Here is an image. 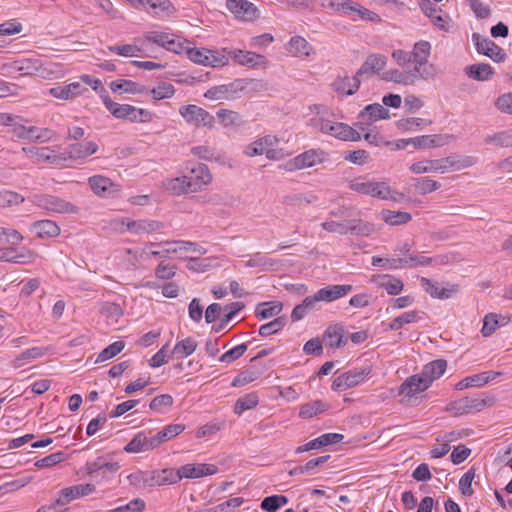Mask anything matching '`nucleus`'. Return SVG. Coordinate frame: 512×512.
Returning <instances> with one entry per match:
<instances>
[{"instance_id": "obj_1", "label": "nucleus", "mask_w": 512, "mask_h": 512, "mask_svg": "<svg viewBox=\"0 0 512 512\" xmlns=\"http://www.w3.org/2000/svg\"><path fill=\"white\" fill-rule=\"evenodd\" d=\"M308 126L317 132L341 141H359L361 136L350 125L333 119L329 109L315 105L313 116L308 120Z\"/></svg>"}, {"instance_id": "obj_2", "label": "nucleus", "mask_w": 512, "mask_h": 512, "mask_svg": "<svg viewBox=\"0 0 512 512\" xmlns=\"http://www.w3.org/2000/svg\"><path fill=\"white\" fill-rule=\"evenodd\" d=\"M476 164V158L465 156L457 159L452 156L440 159H423L410 165L409 170L414 174L440 173L444 174L450 171H457L471 167Z\"/></svg>"}, {"instance_id": "obj_3", "label": "nucleus", "mask_w": 512, "mask_h": 512, "mask_svg": "<svg viewBox=\"0 0 512 512\" xmlns=\"http://www.w3.org/2000/svg\"><path fill=\"white\" fill-rule=\"evenodd\" d=\"M0 69L4 75L19 74L20 76H39L51 78L53 71L48 63L39 58L21 57L12 61L4 62Z\"/></svg>"}, {"instance_id": "obj_4", "label": "nucleus", "mask_w": 512, "mask_h": 512, "mask_svg": "<svg viewBox=\"0 0 512 512\" xmlns=\"http://www.w3.org/2000/svg\"><path fill=\"white\" fill-rule=\"evenodd\" d=\"M102 101L105 108L117 119L135 123H147L153 118L152 112L130 104H119L111 100L106 90L102 91Z\"/></svg>"}, {"instance_id": "obj_5", "label": "nucleus", "mask_w": 512, "mask_h": 512, "mask_svg": "<svg viewBox=\"0 0 512 512\" xmlns=\"http://www.w3.org/2000/svg\"><path fill=\"white\" fill-rule=\"evenodd\" d=\"M349 188L357 193L381 200L397 199L390 185L385 181H376L366 177H357L350 181Z\"/></svg>"}, {"instance_id": "obj_6", "label": "nucleus", "mask_w": 512, "mask_h": 512, "mask_svg": "<svg viewBox=\"0 0 512 512\" xmlns=\"http://www.w3.org/2000/svg\"><path fill=\"white\" fill-rule=\"evenodd\" d=\"M22 152L34 164H47L53 167L61 168L66 165V153H62L50 146H26Z\"/></svg>"}, {"instance_id": "obj_7", "label": "nucleus", "mask_w": 512, "mask_h": 512, "mask_svg": "<svg viewBox=\"0 0 512 512\" xmlns=\"http://www.w3.org/2000/svg\"><path fill=\"white\" fill-rule=\"evenodd\" d=\"M150 248H161V253H152L155 257L166 258L170 254L184 255L186 253H193L197 255L206 254L207 250L192 241L175 240V241H160L148 242Z\"/></svg>"}, {"instance_id": "obj_8", "label": "nucleus", "mask_w": 512, "mask_h": 512, "mask_svg": "<svg viewBox=\"0 0 512 512\" xmlns=\"http://www.w3.org/2000/svg\"><path fill=\"white\" fill-rule=\"evenodd\" d=\"M278 144L279 139L275 135H265L246 145L243 153L248 157L265 154L268 159L281 160L285 157V152L276 148Z\"/></svg>"}, {"instance_id": "obj_9", "label": "nucleus", "mask_w": 512, "mask_h": 512, "mask_svg": "<svg viewBox=\"0 0 512 512\" xmlns=\"http://www.w3.org/2000/svg\"><path fill=\"white\" fill-rule=\"evenodd\" d=\"M188 58L195 64L219 68L229 63V58L225 54V50H211L207 48H197L190 45L187 50Z\"/></svg>"}, {"instance_id": "obj_10", "label": "nucleus", "mask_w": 512, "mask_h": 512, "mask_svg": "<svg viewBox=\"0 0 512 512\" xmlns=\"http://www.w3.org/2000/svg\"><path fill=\"white\" fill-rule=\"evenodd\" d=\"M163 227L164 224L162 222L151 219L129 220L122 218L114 221V228L120 233L128 231L136 235L158 232Z\"/></svg>"}, {"instance_id": "obj_11", "label": "nucleus", "mask_w": 512, "mask_h": 512, "mask_svg": "<svg viewBox=\"0 0 512 512\" xmlns=\"http://www.w3.org/2000/svg\"><path fill=\"white\" fill-rule=\"evenodd\" d=\"M179 114L187 124L208 129L214 128L215 117L200 106L194 104L183 105L179 108Z\"/></svg>"}, {"instance_id": "obj_12", "label": "nucleus", "mask_w": 512, "mask_h": 512, "mask_svg": "<svg viewBox=\"0 0 512 512\" xmlns=\"http://www.w3.org/2000/svg\"><path fill=\"white\" fill-rule=\"evenodd\" d=\"M328 153L322 149H309L290 159L286 168L290 171L311 168L328 161Z\"/></svg>"}, {"instance_id": "obj_13", "label": "nucleus", "mask_w": 512, "mask_h": 512, "mask_svg": "<svg viewBox=\"0 0 512 512\" xmlns=\"http://www.w3.org/2000/svg\"><path fill=\"white\" fill-rule=\"evenodd\" d=\"M431 53V44L428 41H418L414 44L411 54L413 68L418 71V78L428 79L433 75L428 70L427 64Z\"/></svg>"}, {"instance_id": "obj_14", "label": "nucleus", "mask_w": 512, "mask_h": 512, "mask_svg": "<svg viewBox=\"0 0 512 512\" xmlns=\"http://www.w3.org/2000/svg\"><path fill=\"white\" fill-rule=\"evenodd\" d=\"M371 371L372 369L370 366H365L342 373L334 379L332 389L335 391H345L355 387L364 382V380L370 375Z\"/></svg>"}, {"instance_id": "obj_15", "label": "nucleus", "mask_w": 512, "mask_h": 512, "mask_svg": "<svg viewBox=\"0 0 512 512\" xmlns=\"http://www.w3.org/2000/svg\"><path fill=\"white\" fill-rule=\"evenodd\" d=\"M34 203L50 213L75 214L79 210L71 202L53 195L35 196Z\"/></svg>"}, {"instance_id": "obj_16", "label": "nucleus", "mask_w": 512, "mask_h": 512, "mask_svg": "<svg viewBox=\"0 0 512 512\" xmlns=\"http://www.w3.org/2000/svg\"><path fill=\"white\" fill-rule=\"evenodd\" d=\"M191 193H200L204 191L213 180L212 174L206 164L197 163L189 169V175H186Z\"/></svg>"}, {"instance_id": "obj_17", "label": "nucleus", "mask_w": 512, "mask_h": 512, "mask_svg": "<svg viewBox=\"0 0 512 512\" xmlns=\"http://www.w3.org/2000/svg\"><path fill=\"white\" fill-rule=\"evenodd\" d=\"M244 88V81L236 79L228 84L216 85L209 88L204 93V97L209 100H231L236 98Z\"/></svg>"}, {"instance_id": "obj_18", "label": "nucleus", "mask_w": 512, "mask_h": 512, "mask_svg": "<svg viewBox=\"0 0 512 512\" xmlns=\"http://www.w3.org/2000/svg\"><path fill=\"white\" fill-rule=\"evenodd\" d=\"M96 491V486L92 483H81L65 487L58 492L55 504L65 506L68 503L89 496Z\"/></svg>"}, {"instance_id": "obj_19", "label": "nucleus", "mask_w": 512, "mask_h": 512, "mask_svg": "<svg viewBox=\"0 0 512 512\" xmlns=\"http://www.w3.org/2000/svg\"><path fill=\"white\" fill-rule=\"evenodd\" d=\"M227 54L228 58H232L237 64L252 69H265L269 64V61L264 55L252 51L232 49L229 50Z\"/></svg>"}, {"instance_id": "obj_20", "label": "nucleus", "mask_w": 512, "mask_h": 512, "mask_svg": "<svg viewBox=\"0 0 512 512\" xmlns=\"http://www.w3.org/2000/svg\"><path fill=\"white\" fill-rule=\"evenodd\" d=\"M88 184L93 193L102 198L116 197L121 191L119 184L102 175H94L89 177Z\"/></svg>"}, {"instance_id": "obj_21", "label": "nucleus", "mask_w": 512, "mask_h": 512, "mask_svg": "<svg viewBox=\"0 0 512 512\" xmlns=\"http://www.w3.org/2000/svg\"><path fill=\"white\" fill-rule=\"evenodd\" d=\"M472 40L478 53L489 57L494 62L499 63L505 61L507 56L505 51L489 38H485L477 33H474L472 35Z\"/></svg>"}, {"instance_id": "obj_22", "label": "nucleus", "mask_w": 512, "mask_h": 512, "mask_svg": "<svg viewBox=\"0 0 512 512\" xmlns=\"http://www.w3.org/2000/svg\"><path fill=\"white\" fill-rule=\"evenodd\" d=\"M226 7L236 18L243 21H254L259 17L257 7L247 0H226Z\"/></svg>"}, {"instance_id": "obj_23", "label": "nucleus", "mask_w": 512, "mask_h": 512, "mask_svg": "<svg viewBox=\"0 0 512 512\" xmlns=\"http://www.w3.org/2000/svg\"><path fill=\"white\" fill-rule=\"evenodd\" d=\"M85 468L89 475L102 472L104 479H110L120 469V465L118 462L108 460L105 456H99L92 461L86 462Z\"/></svg>"}, {"instance_id": "obj_24", "label": "nucleus", "mask_w": 512, "mask_h": 512, "mask_svg": "<svg viewBox=\"0 0 512 512\" xmlns=\"http://www.w3.org/2000/svg\"><path fill=\"white\" fill-rule=\"evenodd\" d=\"M180 480L195 479L204 476L214 475L218 472V468L213 464L206 463H188L178 468Z\"/></svg>"}, {"instance_id": "obj_25", "label": "nucleus", "mask_w": 512, "mask_h": 512, "mask_svg": "<svg viewBox=\"0 0 512 512\" xmlns=\"http://www.w3.org/2000/svg\"><path fill=\"white\" fill-rule=\"evenodd\" d=\"M157 441L154 434L149 436L147 432L140 431L125 445L126 453H142L157 448Z\"/></svg>"}, {"instance_id": "obj_26", "label": "nucleus", "mask_w": 512, "mask_h": 512, "mask_svg": "<svg viewBox=\"0 0 512 512\" xmlns=\"http://www.w3.org/2000/svg\"><path fill=\"white\" fill-rule=\"evenodd\" d=\"M88 89L81 82H72L64 86L49 89V95L60 100H72L83 95Z\"/></svg>"}, {"instance_id": "obj_27", "label": "nucleus", "mask_w": 512, "mask_h": 512, "mask_svg": "<svg viewBox=\"0 0 512 512\" xmlns=\"http://www.w3.org/2000/svg\"><path fill=\"white\" fill-rule=\"evenodd\" d=\"M387 58L381 54L369 55L357 71L360 78L380 73L386 66Z\"/></svg>"}, {"instance_id": "obj_28", "label": "nucleus", "mask_w": 512, "mask_h": 512, "mask_svg": "<svg viewBox=\"0 0 512 512\" xmlns=\"http://www.w3.org/2000/svg\"><path fill=\"white\" fill-rule=\"evenodd\" d=\"M382 79L402 85H412L418 78V71L411 69H390L382 74Z\"/></svg>"}, {"instance_id": "obj_29", "label": "nucleus", "mask_w": 512, "mask_h": 512, "mask_svg": "<svg viewBox=\"0 0 512 512\" xmlns=\"http://www.w3.org/2000/svg\"><path fill=\"white\" fill-rule=\"evenodd\" d=\"M431 385L422 373L407 378L400 386V394L411 397L427 390Z\"/></svg>"}, {"instance_id": "obj_30", "label": "nucleus", "mask_w": 512, "mask_h": 512, "mask_svg": "<svg viewBox=\"0 0 512 512\" xmlns=\"http://www.w3.org/2000/svg\"><path fill=\"white\" fill-rule=\"evenodd\" d=\"M97 150V143L93 141H86L81 143L70 144L64 153H66L67 160H79L85 159L88 156L95 154Z\"/></svg>"}, {"instance_id": "obj_31", "label": "nucleus", "mask_w": 512, "mask_h": 512, "mask_svg": "<svg viewBox=\"0 0 512 512\" xmlns=\"http://www.w3.org/2000/svg\"><path fill=\"white\" fill-rule=\"evenodd\" d=\"M420 259L418 258H411V257H388V258H382L373 256L372 257V265L373 266H380L384 267L390 270H396V269H403L404 266H413L417 264V261L419 262Z\"/></svg>"}, {"instance_id": "obj_32", "label": "nucleus", "mask_w": 512, "mask_h": 512, "mask_svg": "<svg viewBox=\"0 0 512 512\" xmlns=\"http://www.w3.org/2000/svg\"><path fill=\"white\" fill-rule=\"evenodd\" d=\"M353 290L352 285H328L317 291L320 301L333 302L340 298L345 297Z\"/></svg>"}, {"instance_id": "obj_33", "label": "nucleus", "mask_w": 512, "mask_h": 512, "mask_svg": "<svg viewBox=\"0 0 512 512\" xmlns=\"http://www.w3.org/2000/svg\"><path fill=\"white\" fill-rule=\"evenodd\" d=\"M360 86V77L355 74L353 77L343 76L337 77L332 83L333 90L341 95H353Z\"/></svg>"}, {"instance_id": "obj_34", "label": "nucleus", "mask_w": 512, "mask_h": 512, "mask_svg": "<svg viewBox=\"0 0 512 512\" xmlns=\"http://www.w3.org/2000/svg\"><path fill=\"white\" fill-rule=\"evenodd\" d=\"M392 257H411L421 259V263L417 262V264L413 266H404V268H416L419 266H427L432 264L433 262V259L430 257L412 253V244L407 241H400L396 244L394 248V254Z\"/></svg>"}, {"instance_id": "obj_35", "label": "nucleus", "mask_w": 512, "mask_h": 512, "mask_svg": "<svg viewBox=\"0 0 512 512\" xmlns=\"http://www.w3.org/2000/svg\"><path fill=\"white\" fill-rule=\"evenodd\" d=\"M500 373L493 371L483 372L465 377L455 385L456 390H464L470 387H482L489 381L494 380Z\"/></svg>"}, {"instance_id": "obj_36", "label": "nucleus", "mask_w": 512, "mask_h": 512, "mask_svg": "<svg viewBox=\"0 0 512 512\" xmlns=\"http://www.w3.org/2000/svg\"><path fill=\"white\" fill-rule=\"evenodd\" d=\"M127 254L126 260L134 267L137 268L141 261H147L152 257L156 258L152 253H161V248H150L148 247V243L145 244L143 248L140 249H130L127 248L124 250Z\"/></svg>"}, {"instance_id": "obj_37", "label": "nucleus", "mask_w": 512, "mask_h": 512, "mask_svg": "<svg viewBox=\"0 0 512 512\" xmlns=\"http://www.w3.org/2000/svg\"><path fill=\"white\" fill-rule=\"evenodd\" d=\"M162 186L167 193L174 196H181L191 193L186 175L167 178L163 181Z\"/></svg>"}, {"instance_id": "obj_38", "label": "nucleus", "mask_w": 512, "mask_h": 512, "mask_svg": "<svg viewBox=\"0 0 512 512\" xmlns=\"http://www.w3.org/2000/svg\"><path fill=\"white\" fill-rule=\"evenodd\" d=\"M279 264V260L269 258L266 254L260 252L251 255L249 259L244 263L245 267L258 268L259 271L274 270Z\"/></svg>"}, {"instance_id": "obj_39", "label": "nucleus", "mask_w": 512, "mask_h": 512, "mask_svg": "<svg viewBox=\"0 0 512 512\" xmlns=\"http://www.w3.org/2000/svg\"><path fill=\"white\" fill-rule=\"evenodd\" d=\"M420 283L424 291L436 299H448L455 292L454 287L445 288L440 283L433 282L425 277H421Z\"/></svg>"}, {"instance_id": "obj_40", "label": "nucleus", "mask_w": 512, "mask_h": 512, "mask_svg": "<svg viewBox=\"0 0 512 512\" xmlns=\"http://www.w3.org/2000/svg\"><path fill=\"white\" fill-rule=\"evenodd\" d=\"M30 230L39 238H53L60 234V227L52 220H39L31 224Z\"/></svg>"}, {"instance_id": "obj_41", "label": "nucleus", "mask_w": 512, "mask_h": 512, "mask_svg": "<svg viewBox=\"0 0 512 512\" xmlns=\"http://www.w3.org/2000/svg\"><path fill=\"white\" fill-rule=\"evenodd\" d=\"M180 481L178 469L175 471L171 468H165L162 470L152 471L150 473V485H170Z\"/></svg>"}, {"instance_id": "obj_42", "label": "nucleus", "mask_w": 512, "mask_h": 512, "mask_svg": "<svg viewBox=\"0 0 512 512\" xmlns=\"http://www.w3.org/2000/svg\"><path fill=\"white\" fill-rule=\"evenodd\" d=\"M365 121V124H370L380 119H388L390 117L389 111L381 104L374 103L367 105L358 116Z\"/></svg>"}, {"instance_id": "obj_43", "label": "nucleus", "mask_w": 512, "mask_h": 512, "mask_svg": "<svg viewBox=\"0 0 512 512\" xmlns=\"http://www.w3.org/2000/svg\"><path fill=\"white\" fill-rule=\"evenodd\" d=\"M420 8L422 12L431 19L434 25L440 29H446V17L442 15L441 9H439L436 4L430 0H423L420 3Z\"/></svg>"}, {"instance_id": "obj_44", "label": "nucleus", "mask_w": 512, "mask_h": 512, "mask_svg": "<svg viewBox=\"0 0 512 512\" xmlns=\"http://www.w3.org/2000/svg\"><path fill=\"white\" fill-rule=\"evenodd\" d=\"M286 51L294 57H308L312 46L301 36H294L286 45Z\"/></svg>"}, {"instance_id": "obj_45", "label": "nucleus", "mask_w": 512, "mask_h": 512, "mask_svg": "<svg viewBox=\"0 0 512 512\" xmlns=\"http://www.w3.org/2000/svg\"><path fill=\"white\" fill-rule=\"evenodd\" d=\"M344 329L340 324L327 327L323 335V342L330 348H339L343 344Z\"/></svg>"}, {"instance_id": "obj_46", "label": "nucleus", "mask_w": 512, "mask_h": 512, "mask_svg": "<svg viewBox=\"0 0 512 512\" xmlns=\"http://www.w3.org/2000/svg\"><path fill=\"white\" fill-rule=\"evenodd\" d=\"M446 368L447 362L443 359H438L426 364L421 373L431 385L434 380L439 379L445 373Z\"/></svg>"}, {"instance_id": "obj_47", "label": "nucleus", "mask_w": 512, "mask_h": 512, "mask_svg": "<svg viewBox=\"0 0 512 512\" xmlns=\"http://www.w3.org/2000/svg\"><path fill=\"white\" fill-rule=\"evenodd\" d=\"M327 8L331 9L336 13H340L344 16H351L353 20H357L354 17L358 3L352 0H330L327 4H322Z\"/></svg>"}, {"instance_id": "obj_48", "label": "nucleus", "mask_w": 512, "mask_h": 512, "mask_svg": "<svg viewBox=\"0 0 512 512\" xmlns=\"http://www.w3.org/2000/svg\"><path fill=\"white\" fill-rule=\"evenodd\" d=\"M283 305L279 301L262 302L256 306L255 315L264 320L277 316L282 311Z\"/></svg>"}, {"instance_id": "obj_49", "label": "nucleus", "mask_w": 512, "mask_h": 512, "mask_svg": "<svg viewBox=\"0 0 512 512\" xmlns=\"http://www.w3.org/2000/svg\"><path fill=\"white\" fill-rule=\"evenodd\" d=\"M466 73L473 80L487 81L493 76L494 70L489 64L478 63L468 66Z\"/></svg>"}, {"instance_id": "obj_50", "label": "nucleus", "mask_w": 512, "mask_h": 512, "mask_svg": "<svg viewBox=\"0 0 512 512\" xmlns=\"http://www.w3.org/2000/svg\"><path fill=\"white\" fill-rule=\"evenodd\" d=\"M110 89L113 92H117L119 90H123L126 93L130 94H144L148 90L145 86L140 85L131 80H116L110 83Z\"/></svg>"}, {"instance_id": "obj_51", "label": "nucleus", "mask_w": 512, "mask_h": 512, "mask_svg": "<svg viewBox=\"0 0 512 512\" xmlns=\"http://www.w3.org/2000/svg\"><path fill=\"white\" fill-rule=\"evenodd\" d=\"M329 405L321 400H313L308 403L301 405L299 416L301 418H312L317 416L326 410H328Z\"/></svg>"}, {"instance_id": "obj_52", "label": "nucleus", "mask_w": 512, "mask_h": 512, "mask_svg": "<svg viewBox=\"0 0 512 512\" xmlns=\"http://www.w3.org/2000/svg\"><path fill=\"white\" fill-rule=\"evenodd\" d=\"M197 348V342L191 338L187 337L181 341H178L173 350L172 354L175 356L176 359H183L190 355H192Z\"/></svg>"}, {"instance_id": "obj_53", "label": "nucleus", "mask_w": 512, "mask_h": 512, "mask_svg": "<svg viewBox=\"0 0 512 512\" xmlns=\"http://www.w3.org/2000/svg\"><path fill=\"white\" fill-rule=\"evenodd\" d=\"M380 217L385 223L391 226L406 224L412 219L411 214L408 212L391 210H382Z\"/></svg>"}, {"instance_id": "obj_54", "label": "nucleus", "mask_w": 512, "mask_h": 512, "mask_svg": "<svg viewBox=\"0 0 512 512\" xmlns=\"http://www.w3.org/2000/svg\"><path fill=\"white\" fill-rule=\"evenodd\" d=\"M47 353V349L44 347H33L26 349L13 360V366L19 368L25 363L43 357Z\"/></svg>"}, {"instance_id": "obj_55", "label": "nucleus", "mask_w": 512, "mask_h": 512, "mask_svg": "<svg viewBox=\"0 0 512 512\" xmlns=\"http://www.w3.org/2000/svg\"><path fill=\"white\" fill-rule=\"evenodd\" d=\"M55 136V131L50 128L30 126L28 141L43 144L53 140Z\"/></svg>"}, {"instance_id": "obj_56", "label": "nucleus", "mask_w": 512, "mask_h": 512, "mask_svg": "<svg viewBox=\"0 0 512 512\" xmlns=\"http://www.w3.org/2000/svg\"><path fill=\"white\" fill-rule=\"evenodd\" d=\"M505 317L496 313H488L483 319V326L481 333L484 337H488L493 334L497 328L506 323Z\"/></svg>"}, {"instance_id": "obj_57", "label": "nucleus", "mask_w": 512, "mask_h": 512, "mask_svg": "<svg viewBox=\"0 0 512 512\" xmlns=\"http://www.w3.org/2000/svg\"><path fill=\"white\" fill-rule=\"evenodd\" d=\"M32 258V253H18L12 247L0 248V261L13 262V263H26Z\"/></svg>"}, {"instance_id": "obj_58", "label": "nucleus", "mask_w": 512, "mask_h": 512, "mask_svg": "<svg viewBox=\"0 0 512 512\" xmlns=\"http://www.w3.org/2000/svg\"><path fill=\"white\" fill-rule=\"evenodd\" d=\"M421 313L415 310L407 311L394 318L388 326V330H399L406 324L418 322L421 319Z\"/></svg>"}, {"instance_id": "obj_59", "label": "nucleus", "mask_w": 512, "mask_h": 512, "mask_svg": "<svg viewBox=\"0 0 512 512\" xmlns=\"http://www.w3.org/2000/svg\"><path fill=\"white\" fill-rule=\"evenodd\" d=\"M184 430H185V425H183V424H170V425L165 426L161 431L154 434L158 447L162 443L176 437L177 435L182 433Z\"/></svg>"}, {"instance_id": "obj_60", "label": "nucleus", "mask_w": 512, "mask_h": 512, "mask_svg": "<svg viewBox=\"0 0 512 512\" xmlns=\"http://www.w3.org/2000/svg\"><path fill=\"white\" fill-rule=\"evenodd\" d=\"M138 8H143L154 14L169 11L172 7L169 0H137Z\"/></svg>"}, {"instance_id": "obj_61", "label": "nucleus", "mask_w": 512, "mask_h": 512, "mask_svg": "<svg viewBox=\"0 0 512 512\" xmlns=\"http://www.w3.org/2000/svg\"><path fill=\"white\" fill-rule=\"evenodd\" d=\"M378 284L392 296L400 294L404 289V284L400 279L389 275L381 277Z\"/></svg>"}, {"instance_id": "obj_62", "label": "nucleus", "mask_w": 512, "mask_h": 512, "mask_svg": "<svg viewBox=\"0 0 512 512\" xmlns=\"http://www.w3.org/2000/svg\"><path fill=\"white\" fill-rule=\"evenodd\" d=\"M100 313L106 317L109 323H117L123 315L121 306L114 302H104L101 304Z\"/></svg>"}, {"instance_id": "obj_63", "label": "nucleus", "mask_w": 512, "mask_h": 512, "mask_svg": "<svg viewBox=\"0 0 512 512\" xmlns=\"http://www.w3.org/2000/svg\"><path fill=\"white\" fill-rule=\"evenodd\" d=\"M258 396L255 393L246 394L240 397L234 405V413L242 415L246 410L255 408L258 405Z\"/></svg>"}, {"instance_id": "obj_64", "label": "nucleus", "mask_w": 512, "mask_h": 512, "mask_svg": "<svg viewBox=\"0 0 512 512\" xmlns=\"http://www.w3.org/2000/svg\"><path fill=\"white\" fill-rule=\"evenodd\" d=\"M485 143L500 147L512 146V130H505L485 138Z\"/></svg>"}]
</instances>
